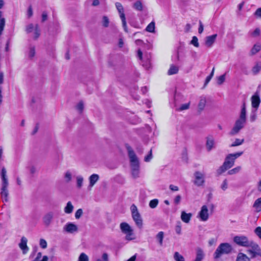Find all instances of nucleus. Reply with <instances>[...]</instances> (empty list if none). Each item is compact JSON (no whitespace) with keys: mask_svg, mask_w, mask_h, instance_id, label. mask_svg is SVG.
<instances>
[{"mask_svg":"<svg viewBox=\"0 0 261 261\" xmlns=\"http://www.w3.org/2000/svg\"><path fill=\"white\" fill-rule=\"evenodd\" d=\"M246 103L244 101L241 106L239 118L236 121L233 127L229 132V135L233 136L238 134L244 127L246 122Z\"/></svg>","mask_w":261,"mask_h":261,"instance_id":"obj_1","label":"nucleus"},{"mask_svg":"<svg viewBox=\"0 0 261 261\" xmlns=\"http://www.w3.org/2000/svg\"><path fill=\"white\" fill-rule=\"evenodd\" d=\"M243 154V151L228 154L225 158L223 165L217 170L218 175H221L228 169L231 168L234 164L236 159Z\"/></svg>","mask_w":261,"mask_h":261,"instance_id":"obj_2","label":"nucleus"},{"mask_svg":"<svg viewBox=\"0 0 261 261\" xmlns=\"http://www.w3.org/2000/svg\"><path fill=\"white\" fill-rule=\"evenodd\" d=\"M128 156L130 159L132 174L134 178H136L139 176V162L138 158L132 148L128 145H126Z\"/></svg>","mask_w":261,"mask_h":261,"instance_id":"obj_3","label":"nucleus"},{"mask_svg":"<svg viewBox=\"0 0 261 261\" xmlns=\"http://www.w3.org/2000/svg\"><path fill=\"white\" fill-rule=\"evenodd\" d=\"M232 247L228 243H221L214 253V258L215 259L219 258L223 254H228L231 252Z\"/></svg>","mask_w":261,"mask_h":261,"instance_id":"obj_4","label":"nucleus"},{"mask_svg":"<svg viewBox=\"0 0 261 261\" xmlns=\"http://www.w3.org/2000/svg\"><path fill=\"white\" fill-rule=\"evenodd\" d=\"M132 216L137 227L141 229L143 226V220L140 214L137 207L135 204H132L130 206Z\"/></svg>","mask_w":261,"mask_h":261,"instance_id":"obj_5","label":"nucleus"},{"mask_svg":"<svg viewBox=\"0 0 261 261\" xmlns=\"http://www.w3.org/2000/svg\"><path fill=\"white\" fill-rule=\"evenodd\" d=\"M249 248L247 252L250 255L251 258H255L257 256L261 257V249L255 242L251 241L249 244Z\"/></svg>","mask_w":261,"mask_h":261,"instance_id":"obj_6","label":"nucleus"},{"mask_svg":"<svg viewBox=\"0 0 261 261\" xmlns=\"http://www.w3.org/2000/svg\"><path fill=\"white\" fill-rule=\"evenodd\" d=\"M120 227L121 231L126 235V240L130 241L135 239L133 230L128 223L122 222L120 224Z\"/></svg>","mask_w":261,"mask_h":261,"instance_id":"obj_7","label":"nucleus"},{"mask_svg":"<svg viewBox=\"0 0 261 261\" xmlns=\"http://www.w3.org/2000/svg\"><path fill=\"white\" fill-rule=\"evenodd\" d=\"M233 241L237 245L239 246L248 247L251 240L243 235L236 236L233 237Z\"/></svg>","mask_w":261,"mask_h":261,"instance_id":"obj_8","label":"nucleus"},{"mask_svg":"<svg viewBox=\"0 0 261 261\" xmlns=\"http://www.w3.org/2000/svg\"><path fill=\"white\" fill-rule=\"evenodd\" d=\"M115 6L118 11L119 12L120 17L121 19L122 22V26L124 28V30L125 32H127L128 31L127 29L126 21L125 19V14L124 13L123 7L122 6V5L119 2L116 3Z\"/></svg>","mask_w":261,"mask_h":261,"instance_id":"obj_9","label":"nucleus"},{"mask_svg":"<svg viewBox=\"0 0 261 261\" xmlns=\"http://www.w3.org/2000/svg\"><path fill=\"white\" fill-rule=\"evenodd\" d=\"M194 184L197 186H201L204 183V175L200 171H196L194 173Z\"/></svg>","mask_w":261,"mask_h":261,"instance_id":"obj_10","label":"nucleus"},{"mask_svg":"<svg viewBox=\"0 0 261 261\" xmlns=\"http://www.w3.org/2000/svg\"><path fill=\"white\" fill-rule=\"evenodd\" d=\"M63 230L69 233H73L77 232V226L71 222L66 223L63 227Z\"/></svg>","mask_w":261,"mask_h":261,"instance_id":"obj_11","label":"nucleus"},{"mask_svg":"<svg viewBox=\"0 0 261 261\" xmlns=\"http://www.w3.org/2000/svg\"><path fill=\"white\" fill-rule=\"evenodd\" d=\"M251 101L252 109L257 110L260 103L259 95L257 92L251 96Z\"/></svg>","mask_w":261,"mask_h":261,"instance_id":"obj_12","label":"nucleus"},{"mask_svg":"<svg viewBox=\"0 0 261 261\" xmlns=\"http://www.w3.org/2000/svg\"><path fill=\"white\" fill-rule=\"evenodd\" d=\"M9 184H2L1 191L0 196L3 201L7 202L8 201L9 192L8 187Z\"/></svg>","mask_w":261,"mask_h":261,"instance_id":"obj_13","label":"nucleus"},{"mask_svg":"<svg viewBox=\"0 0 261 261\" xmlns=\"http://www.w3.org/2000/svg\"><path fill=\"white\" fill-rule=\"evenodd\" d=\"M54 216V213L52 212H48L44 215L42 220L45 226L48 227L50 225L53 221Z\"/></svg>","mask_w":261,"mask_h":261,"instance_id":"obj_14","label":"nucleus"},{"mask_svg":"<svg viewBox=\"0 0 261 261\" xmlns=\"http://www.w3.org/2000/svg\"><path fill=\"white\" fill-rule=\"evenodd\" d=\"M199 217L202 221H206L208 219V208L206 205H203L199 213Z\"/></svg>","mask_w":261,"mask_h":261,"instance_id":"obj_15","label":"nucleus"},{"mask_svg":"<svg viewBox=\"0 0 261 261\" xmlns=\"http://www.w3.org/2000/svg\"><path fill=\"white\" fill-rule=\"evenodd\" d=\"M217 37V34H214L205 37V45L207 47H211L215 43Z\"/></svg>","mask_w":261,"mask_h":261,"instance_id":"obj_16","label":"nucleus"},{"mask_svg":"<svg viewBox=\"0 0 261 261\" xmlns=\"http://www.w3.org/2000/svg\"><path fill=\"white\" fill-rule=\"evenodd\" d=\"M27 239L24 237H22L19 244V247L22 250L23 254H26L29 250L27 246Z\"/></svg>","mask_w":261,"mask_h":261,"instance_id":"obj_17","label":"nucleus"},{"mask_svg":"<svg viewBox=\"0 0 261 261\" xmlns=\"http://www.w3.org/2000/svg\"><path fill=\"white\" fill-rule=\"evenodd\" d=\"M4 5V2L0 0V9L2 8ZM5 24V19L2 16V12L0 11V36L2 35Z\"/></svg>","mask_w":261,"mask_h":261,"instance_id":"obj_18","label":"nucleus"},{"mask_svg":"<svg viewBox=\"0 0 261 261\" xmlns=\"http://www.w3.org/2000/svg\"><path fill=\"white\" fill-rule=\"evenodd\" d=\"M99 176L97 174H92L89 178V187L92 188L96 184V182L99 180Z\"/></svg>","mask_w":261,"mask_h":261,"instance_id":"obj_19","label":"nucleus"},{"mask_svg":"<svg viewBox=\"0 0 261 261\" xmlns=\"http://www.w3.org/2000/svg\"><path fill=\"white\" fill-rule=\"evenodd\" d=\"M192 216L191 213H186L185 211H182L181 214V220L186 223H188Z\"/></svg>","mask_w":261,"mask_h":261,"instance_id":"obj_20","label":"nucleus"},{"mask_svg":"<svg viewBox=\"0 0 261 261\" xmlns=\"http://www.w3.org/2000/svg\"><path fill=\"white\" fill-rule=\"evenodd\" d=\"M73 208L74 207L71 202L68 201L64 208V211L66 214H69L72 213Z\"/></svg>","mask_w":261,"mask_h":261,"instance_id":"obj_21","label":"nucleus"},{"mask_svg":"<svg viewBox=\"0 0 261 261\" xmlns=\"http://www.w3.org/2000/svg\"><path fill=\"white\" fill-rule=\"evenodd\" d=\"M179 70L178 66L174 65H171L168 71V75H173L177 73Z\"/></svg>","mask_w":261,"mask_h":261,"instance_id":"obj_22","label":"nucleus"},{"mask_svg":"<svg viewBox=\"0 0 261 261\" xmlns=\"http://www.w3.org/2000/svg\"><path fill=\"white\" fill-rule=\"evenodd\" d=\"M253 206L257 212L261 211V197L255 201Z\"/></svg>","mask_w":261,"mask_h":261,"instance_id":"obj_23","label":"nucleus"},{"mask_svg":"<svg viewBox=\"0 0 261 261\" xmlns=\"http://www.w3.org/2000/svg\"><path fill=\"white\" fill-rule=\"evenodd\" d=\"M236 261H250V258L244 253H239Z\"/></svg>","mask_w":261,"mask_h":261,"instance_id":"obj_24","label":"nucleus"},{"mask_svg":"<svg viewBox=\"0 0 261 261\" xmlns=\"http://www.w3.org/2000/svg\"><path fill=\"white\" fill-rule=\"evenodd\" d=\"M204 257V254L202 250L200 248H198L197 250L196 257L195 259L196 261H201Z\"/></svg>","mask_w":261,"mask_h":261,"instance_id":"obj_25","label":"nucleus"},{"mask_svg":"<svg viewBox=\"0 0 261 261\" xmlns=\"http://www.w3.org/2000/svg\"><path fill=\"white\" fill-rule=\"evenodd\" d=\"M214 140L213 139L207 138L206 143L207 150L210 151L214 147Z\"/></svg>","mask_w":261,"mask_h":261,"instance_id":"obj_26","label":"nucleus"},{"mask_svg":"<svg viewBox=\"0 0 261 261\" xmlns=\"http://www.w3.org/2000/svg\"><path fill=\"white\" fill-rule=\"evenodd\" d=\"M257 109H252L249 119L251 122H254L257 119Z\"/></svg>","mask_w":261,"mask_h":261,"instance_id":"obj_27","label":"nucleus"},{"mask_svg":"<svg viewBox=\"0 0 261 261\" xmlns=\"http://www.w3.org/2000/svg\"><path fill=\"white\" fill-rule=\"evenodd\" d=\"M261 49V45L259 44H255L251 49L250 53L251 55H254L258 52Z\"/></svg>","mask_w":261,"mask_h":261,"instance_id":"obj_28","label":"nucleus"},{"mask_svg":"<svg viewBox=\"0 0 261 261\" xmlns=\"http://www.w3.org/2000/svg\"><path fill=\"white\" fill-rule=\"evenodd\" d=\"M155 30V22H151L146 28V31L150 33H154Z\"/></svg>","mask_w":261,"mask_h":261,"instance_id":"obj_29","label":"nucleus"},{"mask_svg":"<svg viewBox=\"0 0 261 261\" xmlns=\"http://www.w3.org/2000/svg\"><path fill=\"white\" fill-rule=\"evenodd\" d=\"M164 237V233L163 231H160L156 236V239L158 241L160 245H163V241Z\"/></svg>","mask_w":261,"mask_h":261,"instance_id":"obj_30","label":"nucleus"},{"mask_svg":"<svg viewBox=\"0 0 261 261\" xmlns=\"http://www.w3.org/2000/svg\"><path fill=\"white\" fill-rule=\"evenodd\" d=\"M2 184H9L8 179L6 177V170L4 168H3L2 170Z\"/></svg>","mask_w":261,"mask_h":261,"instance_id":"obj_31","label":"nucleus"},{"mask_svg":"<svg viewBox=\"0 0 261 261\" xmlns=\"http://www.w3.org/2000/svg\"><path fill=\"white\" fill-rule=\"evenodd\" d=\"M244 142V139H236L230 145V147H235L242 145Z\"/></svg>","mask_w":261,"mask_h":261,"instance_id":"obj_32","label":"nucleus"},{"mask_svg":"<svg viewBox=\"0 0 261 261\" xmlns=\"http://www.w3.org/2000/svg\"><path fill=\"white\" fill-rule=\"evenodd\" d=\"M76 186L78 188H81L83 186L84 178L82 176L79 175L76 177Z\"/></svg>","mask_w":261,"mask_h":261,"instance_id":"obj_33","label":"nucleus"},{"mask_svg":"<svg viewBox=\"0 0 261 261\" xmlns=\"http://www.w3.org/2000/svg\"><path fill=\"white\" fill-rule=\"evenodd\" d=\"M174 259L176 261H185L184 256L180 254L178 252H175L174 253Z\"/></svg>","mask_w":261,"mask_h":261,"instance_id":"obj_34","label":"nucleus"},{"mask_svg":"<svg viewBox=\"0 0 261 261\" xmlns=\"http://www.w3.org/2000/svg\"><path fill=\"white\" fill-rule=\"evenodd\" d=\"M133 7L138 11H142L143 6L140 1H137L134 4Z\"/></svg>","mask_w":261,"mask_h":261,"instance_id":"obj_35","label":"nucleus"},{"mask_svg":"<svg viewBox=\"0 0 261 261\" xmlns=\"http://www.w3.org/2000/svg\"><path fill=\"white\" fill-rule=\"evenodd\" d=\"M241 166H238L236 168H234L233 169H231L230 170H229L228 171V174L229 175H232V174H236L238 172H240V171L241 170Z\"/></svg>","mask_w":261,"mask_h":261,"instance_id":"obj_36","label":"nucleus"},{"mask_svg":"<svg viewBox=\"0 0 261 261\" xmlns=\"http://www.w3.org/2000/svg\"><path fill=\"white\" fill-rule=\"evenodd\" d=\"M64 178L66 182H70L72 179L71 173L69 171H66L64 175Z\"/></svg>","mask_w":261,"mask_h":261,"instance_id":"obj_37","label":"nucleus"},{"mask_svg":"<svg viewBox=\"0 0 261 261\" xmlns=\"http://www.w3.org/2000/svg\"><path fill=\"white\" fill-rule=\"evenodd\" d=\"M159 200L157 199H154L150 201L149 205L150 208H154L157 206Z\"/></svg>","mask_w":261,"mask_h":261,"instance_id":"obj_38","label":"nucleus"},{"mask_svg":"<svg viewBox=\"0 0 261 261\" xmlns=\"http://www.w3.org/2000/svg\"><path fill=\"white\" fill-rule=\"evenodd\" d=\"M78 261H89V257L85 253H82L79 256Z\"/></svg>","mask_w":261,"mask_h":261,"instance_id":"obj_39","label":"nucleus"},{"mask_svg":"<svg viewBox=\"0 0 261 261\" xmlns=\"http://www.w3.org/2000/svg\"><path fill=\"white\" fill-rule=\"evenodd\" d=\"M39 36H40V30L39 29V26L38 24H36L35 26L34 38L35 39H37L39 37Z\"/></svg>","mask_w":261,"mask_h":261,"instance_id":"obj_40","label":"nucleus"},{"mask_svg":"<svg viewBox=\"0 0 261 261\" xmlns=\"http://www.w3.org/2000/svg\"><path fill=\"white\" fill-rule=\"evenodd\" d=\"M225 75L226 74H224L219 77H217V83L219 85H220L223 83V82L225 80Z\"/></svg>","mask_w":261,"mask_h":261,"instance_id":"obj_41","label":"nucleus"},{"mask_svg":"<svg viewBox=\"0 0 261 261\" xmlns=\"http://www.w3.org/2000/svg\"><path fill=\"white\" fill-rule=\"evenodd\" d=\"M206 103V100L205 98H201L198 104V108L200 110H202L205 107Z\"/></svg>","mask_w":261,"mask_h":261,"instance_id":"obj_42","label":"nucleus"},{"mask_svg":"<svg viewBox=\"0 0 261 261\" xmlns=\"http://www.w3.org/2000/svg\"><path fill=\"white\" fill-rule=\"evenodd\" d=\"M191 44L193 45L194 46L198 47L199 46V43H198V40L197 37L193 36L192 37V39L191 41Z\"/></svg>","mask_w":261,"mask_h":261,"instance_id":"obj_43","label":"nucleus"},{"mask_svg":"<svg viewBox=\"0 0 261 261\" xmlns=\"http://www.w3.org/2000/svg\"><path fill=\"white\" fill-rule=\"evenodd\" d=\"M261 69V65L259 64H257L254 66L252 68V72L254 74H256L259 72V71Z\"/></svg>","mask_w":261,"mask_h":261,"instance_id":"obj_44","label":"nucleus"},{"mask_svg":"<svg viewBox=\"0 0 261 261\" xmlns=\"http://www.w3.org/2000/svg\"><path fill=\"white\" fill-rule=\"evenodd\" d=\"M175 231L177 234H180L181 231V226L180 222H178L175 228Z\"/></svg>","mask_w":261,"mask_h":261,"instance_id":"obj_45","label":"nucleus"},{"mask_svg":"<svg viewBox=\"0 0 261 261\" xmlns=\"http://www.w3.org/2000/svg\"><path fill=\"white\" fill-rule=\"evenodd\" d=\"M152 158V149H150L149 153L145 156L144 161L146 162H149L151 161Z\"/></svg>","mask_w":261,"mask_h":261,"instance_id":"obj_46","label":"nucleus"},{"mask_svg":"<svg viewBox=\"0 0 261 261\" xmlns=\"http://www.w3.org/2000/svg\"><path fill=\"white\" fill-rule=\"evenodd\" d=\"M76 109L77 111L81 113L84 109L83 102L82 101L79 102L76 106Z\"/></svg>","mask_w":261,"mask_h":261,"instance_id":"obj_47","label":"nucleus"},{"mask_svg":"<svg viewBox=\"0 0 261 261\" xmlns=\"http://www.w3.org/2000/svg\"><path fill=\"white\" fill-rule=\"evenodd\" d=\"M83 210L82 208L78 209L75 213V217L76 219H79L81 218L83 215Z\"/></svg>","mask_w":261,"mask_h":261,"instance_id":"obj_48","label":"nucleus"},{"mask_svg":"<svg viewBox=\"0 0 261 261\" xmlns=\"http://www.w3.org/2000/svg\"><path fill=\"white\" fill-rule=\"evenodd\" d=\"M35 55V49L34 47H31L29 53V57L30 59L33 58Z\"/></svg>","mask_w":261,"mask_h":261,"instance_id":"obj_49","label":"nucleus"},{"mask_svg":"<svg viewBox=\"0 0 261 261\" xmlns=\"http://www.w3.org/2000/svg\"><path fill=\"white\" fill-rule=\"evenodd\" d=\"M221 188L223 191H225L228 188V182L226 179L223 181V182L221 185Z\"/></svg>","mask_w":261,"mask_h":261,"instance_id":"obj_50","label":"nucleus"},{"mask_svg":"<svg viewBox=\"0 0 261 261\" xmlns=\"http://www.w3.org/2000/svg\"><path fill=\"white\" fill-rule=\"evenodd\" d=\"M33 30H35V27L32 23L29 24L26 28V31L28 33L33 32Z\"/></svg>","mask_w":261,"mask_h":261,"instance_id":"obj_51","label":"nucleus"},{"mask_svg":"<svg viewBox=\"0 0 261 261\" xmlns=\"http://www.w3.org/2000/svg\"><path fill=\"white\" fill-rule=\"evenodd\" d=\"M189 103L183 104L178 109V110L181 111L183 110H187L189 109Z\"/></svg>","mask_w":261,"mask_h":261,"instance_id":"obj_52","label":"nucleus"},{"mask_svg":"<svg viewBox=\"0 0 261 261\" xmlns=\"http://www.w3.org/2000/svg\"><path fill=\"white\" fill-rule=\"evenodd\" d=\"M109 20L107 16H103L102 18V25L105 27H108Z\"/></svg>","mask_w":261,"mask_h":261,"instance_id":"obj_53","label":"nucleus"},{"mask_svg":"<svg viewBox=\"0 0 261 261\" xmlns=\"http://www.w3.org/2000/svg\"><path fill=\"white\" fill-rule=\"evenodd\" d=\"M40 246L43 248V249H45L47 247V242L46 241L43 239H40Z\"/></svg>","mask_w":261,"mask_h":261,"instance_id":"obj_54","label":"nucleus"},{"mask_svg":"<svg viewBox=\"0 0 261 261\" xmlns=\"http://www.w3.org/2000/svg\"><path fill=\"white\" fill-rule=\"evenodd\" d=\"M254 232L255 234L258 237V238L261 239V227L259 226L255 228Z\"/></svg>","mask_w":261,"mask_h":261,"instance_id":"obj_55","label":"nucleus"},{"mask_svg":"<svg viewBox=\"0 0 261 261\" xmlns=\"http://www.w3.org/2000/svg\"><path fill=\"white\" fill-rule=\"evenodd\" d=\"M260 34V30L259 29L256 28L253 32L251 33V35L253 37H256L259 36Z\"/></svg>","mask_w":261,"mask_h":261,"instance_id":"obj_56","label":"nucleus"},{"mask_svg":"<svg viewBox=\"0 0 261 261\" xmlns=\"http://www.w3.org/2000/svg\"><path fill=\"white\" fill-rule=\"evenodd\" d=\"M181 198V197L180 195H177L174 199V203L175 204H178L180 202Z\"/></svg>","mask_w":261,"mask_h":261,"instance_id":"obj_57","label":"nucleus"},{"mask_svg":"<svg viewBox=\"0 0 261 261\" xmlns=\"http://www.w3.org/2000/svg\"><path fill=\"white\" fill-rule=\"evenodd\" d=\"M27 15L29 18H30L33 15V9L31 6H30L28 8Z\"/></svg>","mask_w":261,"mask_h":261,"instance_id":"obj_58","label":"nucleus"},{"mask_svg":"<svg viewBox=\"0 0 261 261\" xmlns=\"http://www.w3.org/2000/svg\"><path fill=\"white\" fill-rule=\"evenodd\" d=\"M169 188L172 191H178L179 190V188L177 186H174L173 185H169Z\"/></svg>","mask_w":261,"mask_h":261,"instance_id":"obj_59","label":"nucleus"},{"mask_svg":"<svg viewBox=\"0 0 261 261\" xmlns=\"http://www.w3.org/2000/svg\"><path fill=\"white\" fill-rule=\"evenodd\" d=\"M199 28H198V33L199 34H201L203 31V24H202L201 21H200V20H199Z\"/></svg>","mask_w":261,"mask_h":261,"instance_id":"obj_60","label":"nucleus"},{"mask_svg":"<svg viewBox=\"0 0 261 261\" xmlns=\"http://www.w3.org/2000/svg\"><path fill=\"white\" fill-rule=\"evenodd\" d=\"M254 15L257 17L261 18V8H258L254 13Z\"/></svg>","mask_w":261,"mask_h":261,"instance_id":"obj_61","label":"nucleus"},{"mask_svg":"<svg viewBox=\"0 0 261 261\" xmlns=\"http://www.w3.org/2000/svg\"><path fill=\"white\" fill-rule=\"evenodd\" d=\"M47 19V14L46 12H43L42 14V21L44 22Z\"/></svg>","mask_w":261,"mask_h":261,"instance_id":"obj_62","label":"nucleus"},{"mask_svg":"<svg viewBox=\"0 0 261 261\" xmlns=\"http://www.w3.org/2000/svg\"><path fill=\"white\" fill-rule=\"evenodd\" d=\"M216 242V240L214 238H212L209 240L208 244L210 246H212L214 244H215Z\"/></svg>","mask_w":261,"mask_h":261,"instance_id":"obj_63","label":"nucleus"},{"mask_svg":"<svg viewBox=\"0 0 261 261\" xmlns=\"http://www.w3.org/2000/svg\"><path fill=\"white\" fill-rule=\"evenodd\" d=\"M257 190L261 192V180H259L257 184Z\"/></svg>","mask_w":261,"mask_h":261,"instance_id":"obj_64","label":"nucleus"}]
</instances>
